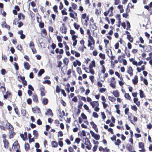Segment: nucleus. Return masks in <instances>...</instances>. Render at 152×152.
<instances>
[{
  "label": "nucleus",
  "mask_w": 152,
  "mask_h": 152,
  "mask_svg": "<svg viewBox=\"0 0 152 152\" xmlns=\"http://www.w3.org/2000/svg\"><path fill=\"white\" fill-rule=\"evenodd\" d=\"M127 38L130 42H133V38L132 37H131V35H127Z\"/></svg>",
  "instance_id": "nucleus-19"
},
{
  "label": "nucleus",
  "mask_w": 152,
  "mask_h": 152,
  "mask_svg": "<svg viewBox=\"0 0 152 152\" xmlns=\"http://www.w3.org/2000/svg\"><path fill=\"white\" fill-rule=\"evenodd\" d=\"M21 137L23 140H25L26 139H27V134L26 132H25L24 134H20Z\"/></svg>",
  "instance_id": "nucleus-5"
},
{
  "label": "nucleus",
  "mask_w": 152,
  "mask_h": 152,
  "mask_svg": "<svg viewBox=\"0 0 152 152\" xmlns=\"http://www.w3.org/2000/svg\"><path fill=\"white\" fill-rule=\"evenodd\" d=\"M40 90L41 91V95L42 96L45 95V93L44 92V88L43 87L40 88Z\"/></svg>",
  "instance_id": "nucleus-15"
},
{
  "label": "nucleus",
  "mask_w": 152,
  "mask_h": 152,
  "mask_svg": "<svg viewBox=\"0 0 152 152\" xmlns=\"http://www.w3.org/2000/svg\"><path fill=\"white\" fill-rule=\"evenodd\" d=\"M28 88L29 89H30L32 91H34V89L32 86L30 85H29L28 86Z\"/></svg>",
  "instance_id": "nucleus-55"
},
{
  "label": "nucleus",
  "mask_w": 152,
  "mask_h": 152,
  "mask_svg": "<svg viewBox=\"0 0 152 152\" xmlns=\"http://www.w3.org/2000/svg\"><path fill=\"white\" fill-rule=\"evenodd\" d=\"M113 94L115 97H118L119 96V92L117 91H115L113 92Z\"/></svg>",
  "instance_id": "nucleus-20"
},
{
  "label": "nucleus",
  "mask_w": 152,
  "mask_h": 152,
  "mask_svg": "<svg viewBox=\"0 0 152 152\" xmlns=\"http://www.w3.org/2000/svg\"><path fill=\"white\" fill-rule=\"evenodd\" d=\"M37 123L39 125H41L42 124V122L40 119H38L37 121Z\"/></svg>",
  "instance_id": "nucleus-62"
},
{
  "label": "nucleus",
  "mask_w": 152,
  "mask_h": 152,
  "mask_svg": "<svg viewBox=\"0 0 152 152\" xmlns=\"http://www.w3.org/2000/svg\"><path fill=\"white\" fill-rule=\"evenodd\" d=\"M51 145L52 147H56L58 146L57 143L55 141H52L51 142Z\"/></svg>",
  "instance_id": "nucleus-21"
},
{
  "label": "nucleus",
  "mask_w": 152,
  "mask_h": 152,
  "mask_svg": "<svg viewBox=\"0 0 152 152\" xmlns=\"http://www.w3.org/2000/svg\"><path fill=\"white\" fill-rule=\"evenodd\" d=\"M133 70L131 66L129 67L127 71V72L130 75V76H132L133 75Z\"/></svg>",
  "instance_id": "nucleus-7"
},
{
  "label": "nucleus",
  "mask_w": 152,
  "mask_h": 152,
  "mask_svg": "<svg viewBox=\"0 0 152 152\" xmlns=\"http://www.w3.org/2000/svg\"><path fill=\"white\" fill-rule=\"evenodd\" d=\"M14 66H15V69L17 70H18V64L16 63H15L14 64Z\"/></svg>",
  "instance_id": "nucleus-61"
},
{
  "label": "nucleus",
  "mask_w": 152,
  "mask_h": 152,
  "mask_svg": "<svg viewBox=\"0 0 152 152\" xmlns=\"http://www.w3.org/2000/svg\"><path fill=\"white\" fill-rule=\"evenodd\" d=\"M126 22L127 25V28H126V29L128 30V29L130 27V25L129 22L128 21H127Z\"/></svg>",
  "instance_id": "nucleus-47"
},
{
  "label": "nucleus",
  "mask_w": 152,
  "mask_h": 152,
  "mask_svg": "<svg viewBox=\"0 0 152 152\" xmlns=\"http://www.w3.org/2000/svg\"><path fill=\"white\" fill-rule=\"evenodd\" d=\"M139 146L140 148H142L144 147V145L142 142H139Z\"/></svg>",
  "instance_id": "nucleus-45"
},
{
  "label": "nucleus",
  "mask_w": 152,
  "mask_h": 152,
  "mask_svg": "<svg viewBox=\"0 0 152 152\" xmlns=\"http://www.w3.org/2000/svg\"><path fill=\"white\" fill-rule=\"evenodd\" d=\"M53 9L54 10V11L56 12H57V6L56 5H55L53 6Z\"/></svg>",
  "instance_id": "nucleus-58"
},
{
  "label": "nucleus",
  "mask_w": 152,
  "mask_h": 152,
  "mask_svg": "<svg viewBox=\"0 0 152 152\" xmlns=\"http://www.w3.org/2000/svg\"><path fill=\"white\" fill-rule=\"evenodd\" d=\"M110 85L112 88H115L116 86L114 83H112L111 82Z\"/></svg>",
  "instance_id": "nucleus-53"
},
{
  "label": "nucleus",
  "mask_w": 152,
  "mask_h": 152,
  "mask_svg": "<svg viewBox=\"0 0 152 152\" xmlns=\"http://www.w3.org/2000/svg\"><path fill=\"white\" fill-rule=\"evenodd\" d=\"M131 107H132V109L133 110H134V111L137 110V107L135 105H134V106H132Z\"/></svg>",
  "instance_id": "nucleus-57"
},
{
  "label": "nucleus",
  "mask_w": 152,
  "mask_h": 152,
  "mask_svg": "<svg viewBox=\"0 0 152 152\" xmlns=\"http://www.w3.org/2000/svg\"><path fill=\"white\" fill-rule=\"evenodd\" d=\"M25 148L26 150H28L29 148V144L28 143H25Z\"/></svg>",
  "instance_id": "nucleus-32"
},
{
  "label": "nucleus",
  "mask_w": 152,
  "mask_h": 152,
  "mask_svg": "<svg viewBox=\"0 0 152 152\" xmlns=\"http://www.w3.org/2000/svg\"><path fill=\"white\" fill-rule=\"evenodd\" d=\"M93 115L94 118H98L99 115L97 113L95 112H94L93 113Z\"/></svg>",
  "instance_id": "nucleus-42"
},
{
  "label": "nucleus",
  "mask_w": 152,
  "mask_h": 152,
  "mask_svg": "<svg viewBox=\"0 0 152 152\" xmlns=\"http://www.w3.org/2000/svg\"><path fill=\"white\" fill-rule=\"evenodd\" d=\"M95 63L94 61H92L91 63L90 64L89 67L90 69H91L93 67H95Z\"/></svg>",
  "instance_id": "nucleus-17"
},
{
  "label": "nucleus",
  "mask_w": 152,
  "mask_h": 152,
  "mask_svg": "<svg viewBox=\"0 0 152 152\" xmlns=\"http://www.w3.org/2000/svg\"><path fill=\"white\" fill-rule=\"evenodd\" d=\"M123 17L125 18H127V17L129 15L127 13H123L122 15Z\"/></svg>",
  "instance_id": "nucleus-50"
},
{
  "label": "nucleus",
  "mask_w": 152,
  "mask_h": 152,
  "mask_svg": "<svg viewBox=\"0 0 152 152\" xmlns=\"http://www.w3.org/2000/svg\"><path fill=\"white\" fill-rule=\"evenodd\" d=\"M0 90L2 92H4L6 91L5 88L4 86H1L0 87Z\"/></svg>",
  "instance_id": "nucleus-30"
},
{
  "label": "nucleus",
  "mask_w": 152,
  "mask_h": 152,
  "mask_svg": "<svg viewBox=\"0 0 152 152\" xmlns=\"http://www.w3.org/2000/svg\"><path fill=\"white\" fill-rule=\"evenodd\" d=\"M10 138L11 139L13 138L15 134V133L13 131L12 132H10Z\"/></svg>",
  "instance_id": "nucleus-25"
},
{
  "label": "nucleus",
  "mask_w": 152,
  "mask_h": 152,
  "mask_svg": "<svg viewBox=\"0 0 152 152\" xmlns=\"http://www.w3.org/2000/svg\"><path fill=\"white\" fill-rule=\"evenodd\" d=\"M32 110L33 112L34 113H41L39 108L37 107L32 108Z\"/></svg>",
  "instance_id": "nucleus-4"
},
{
  "label": "nucleus",
  "mask_w": 152,
  "mask_h": 152,
  "mask_svg": "<svg viewBox=\"0 0 152 152\" xmlns=\"http://www.w3.org/2000/svg\"><path fill=\"white\" fill-rule=\"evenodd\" d=\"M47 112L51 116H53V114L52 113V111L50 109H48V110H47Z\"/></svg>",
  "instance_id": "nucleus-36"
},
{
  "label": "nucleus",
  "mask_w": 152,
  "mask_h": 152,
  "mask_svg": "<svg viewBox=\"0 0 152 152\" xmlns=\"http://www.w3.org/2000/svg\"><path fill=\"white\" fill-rule=\"evenodd\" d=\"M57 39L58 42H61L62 41V39L61 37L60 36H57Z\"/></svg>",
  "instance_id": "nucleus-43"
},
{
  "label": "nucleus",
  "mask_w": 152,
  "mask_h": 152,
  "mask_svg": "<svg viewBox=\"0 0 152 152\" xmlns=\"http://www.w3.org/2000/svg\"><path fill=\"white\" fill-rule=\"evenodd\" d=\"M56 91L57 93H59L60 91V88L58 85L56 86Z\"/></svg>",
  "instance_id": "nucleus-41"
},
{
  "label": "nucleus",
  "mask_w": 152,
  "mask_h": 152,
  "mask_svg": "<svg viewBox=\"0 0 152 152\" xmlns=\"http://www.w3.org/2000/svg\"><path fill=\"white\" fill-rule=\"evenodd\" d=\"M1 73L2 75H4L6 73V71L4 69H2L1 70Z\"/></svg>",
  "instance_id": "nucleus-64"
},
{
  "label": "nucleus",
  "mask_w": 152,
  "mask_h": 152,
  "mask_svg": "<svg viewBox=\"0 0 152 152\" xmlns=\"http://www.w3.org/2000/svg\"><path fill=\"white\" fill-rule=\"evenodd\" d=\"M72 7L74 10L76 9L77 7V5L74 3H72Z\"/></svg>",
  "instance_id": "nucleus-31"
},
{
  "label": "nucleus",
  "mask_w": 152,
  "mask_h": 152,
  "mask_svg": "<svg viewBox=\"0 0 152 152\" xmlns=\"http://www.w3.org/2000/svg\"><path fill=\"white\" fill-rule=\"evenodd\" d=\"M99 56L100 58L103 59H105V55L104 54L100 53L99 54Z\"/></svg>",
  "instance_id": "nucleus-34"
},
{
  "label": "nucleus",
  "mask_w": 152,
  "mask_h": 152,
  "mask_svg": "<svg viewBox=\"0 0 152 152\" xmlns=\"http://www.w3.org/2000/svg\"><path fill=\"white\" fill-rule=\"evenodd\" d=\"M32 99L33 101L36 102H37L38 100L37 96L35 94H34L33 95Z\"/></svg>",
  "instance_id": "nucleus-18"
},
{
  "label": "nucleus",
  "mask_w": 152,
  "mask_h": 152,
  "mask_svg": "<svg viewBox=\"0 0 152 152\" xmlns=\"http://www.w3.org/2000/svg\"><path fill=\"white\" fill-rule=\"evenodd\" d=\"M44 83H47L48 84H50L51 83V82L50 80H45L43 82Z\"/></svg>",
  "instance_id": "nucleus-54"
},
{
  "label": "nucleus",
  "mask_w": 152,
  "mask_h": 152,
  "mask_svg": "<svg viewBox=\"0 0 152 152\" xmlns=\"http://www.w3.org/2000/svg\"><path fill=\"white\" fill-rule=\"evenodd\" d=\"M127 149L130 151H131L132 150V146L129 144H127L126 145Z\"/></svg>",
  "instance_id": "nucleus-14"
},
{
  "label": "nucleus",
  "mask_w": 152,
  "mask_h": 152,
  "mask_svg": "<svg viewBox=\"0 0 152 152\" xmlns=\"http://www.w3.org/2000/svg\"><path fill=\"white\" fill-rule=\"evenodd\" d=\"M140 95L141 98H142L144 97V94L143 91L141 90H140Z\"/></svg>",
  "instance_id": "nucleus-29"
},
{
  "label": "nucleus",
  "mask_w": 152,
  "mask_h": 152,
  "mask_svg": "<svg viewBox=\"0 0 152 152\" xmlns=\"http://www.w3.org/2000/svg\"><path fill=\"white\" fill-rule=\"evenodd\" d=\"M90 132L92 137H93L96 140H98L99 139L100 136L99 135L95 134L92 131H90Z\"/></svg>",
  "instance_id": "nucleus-2"
},
{
  "label": "nucleus",
  "mask_w": 152,
  "mask_h": 152,
  "mask_svg": "<svg viewBox=\"0 0 152 152\" xmlns=\"http://www.w3.org/2000/svg\"><path fill=\"white\" fill-rule=\"evenodd\" d=\"M18 50L20 51H21L22 49V48L21 45H19L17 47Z\"/></svg>",
  "instance_id": "nucleus-52"
},
{
  "label": "nucleus",
  "mask_w": 152,
  "mask_h": 152,
  "mask_svg": "<svg viewBox=\"0 0 152 152\" xmlns=\"http://www.w3.org/2000/svg\"><path fill=\"white\" fill-rule=\"evenodd\" d=\"M24 66L25 69L28 70L29 69L30 65L28 63L25 62L24 63Z\"/></svg>",
  "instance_id": "nucleus-10"
},
{
  "label": "nucleus",
  "mask_w": 152,
  "mask_h": 152,
  "mask_svg": "<svg viewBox=\"0 0 152 152\" xmlns=\"http://www.w3.org/2000/svg\"><path fill=\"white\" fill-rule=\"evenodd\" d=\"M130 5H132V3H129L128 4V5H127V8L126 10V13H128L130 11V9H128V7H130Z\"/></svg>",
  "instance_id": "nucleus-27"
},
{
  "label": "nucleus",
  "mask_w": 152,
  "mask_h": 152,
  "mask_svg": "<svg viewBox=\"0 0 152 152\" xmlns=\"http://www.w3.org/2000/svg\"><path fill=\"white\" fill-rule=\"evenodd\" d=\"M33 134L36 137H37L38 135V132L35 130H34L33 131Z\"/></svg>",
  "instance_id": "nucleus-38"
},
{
  "label": "nucleus",
  "mask_w": 152,
  "mask_h": 152,
  "mask_svg": "<svg viewBox=\"0 0 152 152\" xmlns=\"http://www.w3.org/2000/svg\"><path fill=\"white\" fill-rule=\"evenodd\" d=\"M69 62V60L68 58H65L63 60V62L66 65H67Z\"/></svg>",
  "instance_id": "nucleus-24"
},
{
  "label": "nucleus",
  "mask_w": 152,
  "mask_h": 152,
  "mask_svg": "<svg viewBox=\"0 0 152 152\" xmlns=\"http://www.w3.org/2000/svg\"><path fill=\"white\" fill-rule=\"evenodd\" d=\"M14 110H15V112L16 113V114L17 115H18L19 114V113L18 112V108H17V107L15 108L14 109Z\"/></svg>",
  "instance_id": "nucleus-59"
},
{
  "label": "nucleus",
  "mask_w": 152,
  "mask_h": 152,
  "mask_svg": "<svg viewBox=\"0 0 152 152\" xmlns=\"http://www.w3.org/2000/svg\"><path fill=\"white\" fill-rule=\"evenodd\" d=\"M18 19L19 20H21L22 19L24 20L25 18L24 15L22 13H20L18 14Z\"/></svg>",
  "instance_id": "nucleus-9"
},
{
  "label": "nucleus",
  "mask_w": 152,
  "mask_h": 152,
  "mask_svg": "<svg viewBox=\"0 0 152 152\" xmlns=\"http://www.w3.org/2000/svg\"><path fill=\"white\" fill-rule=\"evenodd\" d=\"M7 124H7V125H8V129L11 132H12L14 130V128L13 127L10 123H8Z\"/></svg>",
  "instance_id": "nucleus-13"
},
{
  "label": "nucleus",
  "mask_w": 152,
  "mask_h": 152,
  "mask_svg": "<svg viewBox=\"0 0 152 152\" xmlns=\"http://www.w3.org/2000/svg\"><path fill=\"white\" fill-rule=\"evenodd\" d=\"M62 26L60 27V30L62 33L66 34V28L65 26V24L64 23L62 24Z\"/></svg>",
  "instance_id": "nucleus-3"
},
{
  "label": "nucleus",
  "mask_w": 152,
  "mask_h": 152,
  "mask_svg": "<svg viewBox=\"0 0 152 152\" xmlns=\"http://www.w3.org/2000/svg\"><path fill=\"white\" fill-rule=\"evenodd\" d=\"M106 90V89L105 88H101L99 90V92L101 93L105 92Z\"/></svg>",
  "instance_id": "nucleus-51"
},
{
  "label": "nucleus",
  "mask_w": 152,
  "mask_h": 152,
  "mask_svg": "<svg viewBox=\"0 0 152 152\" xmlns=\"http://www.w3.org/2000/svg\"><path fill=\"white\" fill-rule=\"evenodd\" d=\"M42 33L43 34L45 35H46L47 34V32L46 30L45 29H43L42 30Z\"/></svg>",
  "instance_id": "nucleus-60"
},
{
  "label": "nucleus",
  "mask_w": 152,
  "mask_h": 152,
  "mask_svg": "<svg viewBox=\"0 0 152 152\" xmlns=\"http://www.w3.org/2000/svg\"><path fill=\"white\" fill-rule=\"evenodd\" d=\"M90 104L93 108H94L95 106L98 107L99 106V103L98 101H93V102H91Z\"/></svg>",
  "instance_id": "nucleus-6"
},
{
  "label": "nucleus",
  "mask_w": 152,
  "mask_h": 152,
  "mask_svg": "<svg viewBox=\"0 0 152 152\" xmlns=\"http://www.w3.org/2000/svg\"><path fill=\"white\" fill-rule=\"evenodd\" d=\"M81 116L82 118L84 119H87V117L86 115L83 113H82L81 114Z\"/></svg>",
  "instance_id": "nucleus-44"
},
{
  "label": "nucleus",
  "mask_w": 152,
  "mask_h": 152,
  "mask_svg": "<svg viewBox=\"0 0 152 152\" xmlns=\"http://www.w3.org/2000/svg\"><path fill=\"white\" fill-rule=\"evenodd\" d=\"M87 17L86 14V13H84L82 15V18L83 19H85Z\"/></svg>",
  "instance_id": "nucleus-48"
},
{
  "label": "nucleus",
  "mask_w": 152,
  "mask_h": 152,
  "mask_svg": "<svg viewBox=\"0 0 152 152\" xmlns=\"http://www.w3.org/2000/svg\"><path fill=\"white\" fill-rule=\"evenodd\" d=\"M3 142L4 147L6 148H8L9 143L8 141L7 140H3Z\"/></svg>",
  "instance_id": "nucleus-12"
},
{
  "label": "nucleus",
  "mask_w": 152,
  "mask_h": 152,
  "mask_svg": "<svg viewBox=\"0 0 152 152\" xmlns=\"http://www.w3.org/2000/svg\"><path fill=\"white\" fill-rule=\"evenodd\" d=\"M83 103L82 102H79L78 107L79 109H81L83 106Z\"/></svg>",
  "instance_id": "nucleus-28"
},
{
  "label": "nucleus",
  "mask_w": 152,
  "mask_h": 152,
  "mask_svg": "<svg viewBox=\"0 0 152 152\" xmlns=\"http://www.w3.org/2000/svg\"><path fill=\"white\" fill-rule=\"evenodd\" d=\"M85 144L86 145V148L88 149H91V145L90 142L87 138H86L85 139Z\"/></svg>",
  "instance_id": "nucleus-1"
},
{
  "label": "nucleus",
  "mask_w": 152,
  "mask_h": 152,
  "mask_svg": "<svg viewBox=\"0 0 152 152\" xmlns=\"http://www.w3.org/2000/svg\"><path fill=\"white\" fill-rule=\"evenodd\" d=\"M125 97L129 100L131 99L130 96L128 94L126 93L124 96Z\"/></svg>",
  "instance_id": "nucleus-39"
},
{
  "label": "nucleus",
  "mask_w": 152,
  "mask_h": 152,
  "mask_svg": "<svg viewBox=\"0 0 152 152\" xmlns=\"http://www.w3.org/2000/svg\"><path fill=\"white\" fill-rule=\"evenodd\" d=\"M44 72V70L43 69H41L38 73V76H41L42 74Z\"/></svg>",
  "instance_id": "nucleus-22"
},
{
  "label": "nucleus",
  "mask_w": 152,
  "mask_h": 152,
  "mask_svg": "<svg viewBox=\"0 0 152 152\" xmlns=\"http://www.w3.org/2000/svg\"><path fill=\"white\" fill-rule=\"evenodd\" d=\"M74 26L75 28V29H78L79 27H80V25L77 24L76 23H74Z\"/></svg>",
  "instance_id": "nucleus-40"
},
{
  "label": "nucleus",
  "mask_w": 152,
  "mask_h": 152,
  "mask_svg": "<svg viewBox=\"0 0 152 152\" xmlns=\"http://www.w3.org/2000/svg\"><path fill=\"white\" fill-rule=\"evenodd\" d=\"M132 82L134 85H136L138 83V77L137 75H135L134 79L132 80Z\"/></svg>",
  "instance_id": "nucleus-11"
},
{
  "label": "nucleus",
  "mask_w": 152,
  "mask_h": 152,
  "mask_svg": "<svg viewBox=\"0 0 152 152\" xmlns=\"http://www.w3.org/2000/svg\"><path fill=\"white\" fill-rule=\"evenodd\" d=\"M1 26L2 27L5 28L7 29L8 30L10 29V26L9 25H7L5 22H2L1 24Z\"/></svg>",
  "instance_id": "nucleus-8"
},
{
  "label": "nucleus",
  "mask_w": 152,
  "mask_h": 152,
  "mask_svg": "<svg viewBox=\"0 0 152 152\" xmlns=\"http://www.w3.org/2000/svg\"><path fill=\"white\" fill-rule=\"evenodd\" d=\"M101 115L102 116V118L103 120H104L106 118V116L104 112H101Z\"/></svg>",
  "instance_id": "nucleus-46"
},
{
  "label": "nucleus",
  "mask_w": 152,
  "mask_h": 152,
  "mask_svg": "<svg viewBox=\"0 0 152 152\" xmlns=\"http://www.w3.org/2000/svg\"><path fill=\"white\" fill-rule=\"evenodd\" d=\"M29 47L31 48V49H32L33 48H34V42L32 41H31L29 43Z\"/></svg>",
  "instance_id": "nucleus-26"
},
{
  "label": "nucleus",
  "mask_w": 152,
  "mask_h": 152,
  "mask_svg": "<svg viewBox=\"0 0 152 152\" xmlns=\"http://www.w3.org/2000/svg\"><path fill=\"white\" fill-rule=\"evenodd\" d=\"M42 102L44 104L46 105L47 104L48 102V99L46 98H44L43 99Z\"/></svg>",
  "instance_id": "nucleus-23"
},
{
  "label": "nucleus",
  "mask_w": 152,
  "mask_h": 152,
  "mask_svg": "<svg viewBox=\"0 0 152 152\" xmlns=\"http://www.w3.org/2000/svg\"><path fill=\"white\" fill-rule=\"evenodd\" d=\"M21 113L23 116H25L26 115V112L25 110L22 109L21 110Z\"/></svg>",
  "instance_id": "nucleus-37"
},
{
  "label": "nucleus",
  "mask_w": 152,
  "mask_h": 152,
  "mask_svg": "<svg viewBox=\"0 0 152 152\" xmlns=\"http://www.w3.org/2000/svg\"><path fill=\"white\" fill-rule=\"evenodd\" d=\"M121 142V141L119 139H118L117 140L116 142H115V144L116 145H119Z\"/></svg>",
  "instance_id": "nucleus-33"
},
{
  "label": "nucleus",
  "mask_w": 152,
  "mask_h": 152,
  "mask_svg": "<svg viewBox=\"0 0 152 152\" xmlns=\"http://www.w3.org/2000/svg\"><path fill=\"white\" fill-rule=\"evenodd\" d=\"M119 46V44L118 43H116L115 45V49H117L118 48Z\"/></svg>",
  "instance_id": "nucleus-63"
},
{
  "label": "nucleus",
  "mask_w": 152,
  "mask_h": 152,
  "mask_svg": "<svg viewBox=\"0 0 152 152\" xmlns=\"http://www.w3.org/2000/svg\"><path fill=\"white\" fill-rule=\"evenodd\" d=\"M134 102L138 106L140 105V102L139 101H138V99L137 98H134Z\"/></svg>",
  "instance_id": "nucleus-16"
},
{
  "label": "nucleus",
  "mask_w": 152,
  "mask_h": 152,
  "mask_svg": "<svg viewBox=\"0 0 152 152\" xmlns=\"http://www.w3.org/2000/svg\"><path fill=\"white\" fill-rule=\"evenodd\" d=\"M80 139L79 138H76L75 141L76 142L77 144H78L80 142Z\"/></svg>",
  "instance_id": "nucleus-56"
},
{
  "label": "nucleus",
  "mask_w": 152,
  "mask_h": 152,
  "mask_svg": "<svg viewBox=\"0 0 152 152\" xmlns=\"http://www.w3.org/2000/svg\"><path fill=\"white\" fill-rule=\"evenodd\" d=\"M108 99L110 100L112 102H114L115 100V98L114 97H113L110 96H108Z\"/></svg>",
  "instance_id": "nucleus-35"
},
{
  "label": "nucleus",
  "mask_w": 152,
  "mask_h": 152,
  "mask_svg": "<svg viewBox=\"0 0 152 152\" xmlns=\"http://www.w3.org/2000/svg\"><path fill=\"white\" fill-rule=\"evenodd\" d=\"M77 36L76 35H73L72 36V39L73 41L77 40L76 39L77 38Z\"/></svg>",
  "instance_id": "nucleus-49"
}]
</instances>
